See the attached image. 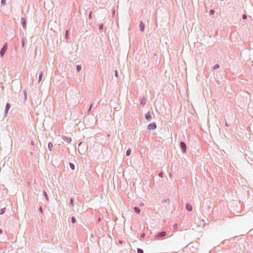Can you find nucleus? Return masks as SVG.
Listing matches in <instances>:
<instances>
[{"mask_svg":"<svg viewBox=\"0 0 253 253\" xmlns=\"http://www.w3.org/2000/svg\"><path fill=\"white\" fill-rule=\"evenodd\" d=\"M202 207L207 214H211L213 211V205L209 200L204 202L202 204Z\"/></svg>","mask_w":253,"mask_h":253,"instance_id":"obj_1","label":"nucleus"},{"mask_svg":"<svg viewBox=\"0 0 253 253\" xmlns=\"http://www.w3.org/2000/svg\"><path fill=\"white\" fill-rule=\"evenodd\" d=\"M7 47H8V44L7 42H5L2 47L1 48V49H0V57H3L4 55L5 54L7 49Z\"/></svg>","mask_w":253,"mask_h":253,"instance_id":"obj_2","label":"nucleus"},{"mask_svg":"<svg viewBox=\"0 0 253 253\" xmlns=\"http://www.w3.org/2000/svg\"><path fill=\"white\" fill-rule=\"evenodd\" d=\"M166 232L165 231H162L160 232H159L157 235H156V239L157 240H161L163 238H164V237L166 236Z\"/></svg>","mask_w":253,"mask_h":253,"instance_id":"obj_3","label":"nucleus"},{"mask_svg":"<svg viewBox=\"0 0 253 253\" xmlns=\"http://www.w3.org/2000/svg\"><path fill=\"white\" fill-rule=\"evenodd\" d=\"M180 148L183 153H185L186 152L187 146L184 142L181 141L180 142Z\"/></svg>","mask_w":253,"mask_h":253,"instance_id":"obj_4","label":"nucleus"},{"mask_svg":"<svg viewBox=\"0 0 253 253\" xmlns=\"http://www.w3.org/2000/svg\"><path fill=\"white\" fill-rule=\"evenodd\" d=\"M157 127V125L156 123L153 122L149 124L147 126V129L148 130H154Z\"/></svg>","mask_w":253,"mask_h":253,"instance_id":"obj_5","label":"nucleus"},{"mask_svg":"<svg viewBox=\"0 0 253 253\" xmlns=\"http://www.w3.org/2000/svg\"><path fill=\"white\" fill-rule=\"evenodd\" d=\"M21 24H22V26L23 29H26L27 22H26V20L25 18L24 17H22L21 19Z\"/></svg>","mask_w":253,"mask_h":253,"instance_id":"obj_6","label":"nucleus"},{"mask_svg":"<svg viewBox=\"0 0 253 253\" xmlns=\"http://www.w3.org/2000/svg\"><path fill=\"white\" fill-rule=\"evenodd\" d=\"M139 28H140V31L141 32H143L145 29V24L142 21H140V22Z\"/></svg>","mask_w":253,"mask_h":253,"instance_id":"obj_7","label":"nucleus"},{"mask_svg":"<svg viewBox=\"0 0 253 253\" xmlns=\"http://www.w3.org/2000/svg\"><path fill=\"white\" fill-rule=\"evenodd\" d=\"M62 139L64 141L66 142L67 143H69L72 141V139L71 137H68L65 136H62Z\"/></svg>","mask_w":253,"mask_h":253,"instance_id":"obj_8","label":"nucleus"},{"mask_svg":"<svg viewBox=\"0 0 253 253\" xmlns=\"http://www.w3.org/2000/svg\"><path fill=\"white\" fill-rule=\"evenodd\" d=\"M145 119L148 121H150L151 120V119H152V116H151V113L150 112H147L145 115Z\"/></svg>","mask_w":253,"mask_h":253,"instance_id":"obj_9","label":"nucleus"},{"mask_svg":"<svg viewBox=\"0 0 253 253\" xmlns=\"http://www.w3.org/2000/svg\"><path fill=\"white\" fill-rule=\"evenodd\" d=\"M11 105L9 103H7L5 107V114H7L9 109L10 108Z\"/></svg>","mask_w":253,"mask_h":253,"instance_id":"obj_10","label":"nucleus"},{"mask_svg":"<svg viewBox=\"0 0 253 253\" xmlns=\"http://www.w3.org/2000/svg\"><path fill=\"white\" fill-rule=\"evenodd\" d=\"M186 209L188 211H192V206L189 204H186Z\"/></svg>","mask_w":253,"mask_h":253,"instance_id":"obj_11","label":"nucleus"},{"mask_svg":"<svg viewBox=\"0 0 253 253\" xmlns=\"http://www.w3.org/2000/svg\"><path fill=\"white\" fill-rule=\"evenodd\" d=\"M133 210L136 213H139L141 211L140 209L138 207H135L133 208Z\"/></svg>","mask_w":253,"mask_h":253,"instance_id":"obj_12","label":"nucleus"},{"mask_svg":"<svg viewBox=\"0 0 253 253\" xmlns=\"http://www.w3.org/2000/svg\"><path fill=\"white\" fill-rule=\"evenodd\" d=\"M43 196H44V198H45L46 200L48 202L49 201V198H48V195L46 193V192L45 191H43Z\"/></svg>","mask_w":253,"mask_h":253,"instance_id":"obj_13","label":"nucleus"},{"mask_svg":"<svg viewBox=\"0 0 253 253\" xmlns=\"http://www.w3.org/2000/svg\"><path fill=\"white\" fill-rule=\"evenodd\" d=\"M53 144L52 142H49L48 143V149L51 151H52V148H53Z\"/></svg>","mask_w":253,"mask_h":253,"instance_id":"obj_14","label":"nucleus"},{"mask_svg":"<svg viewBox=\"0 0 253 253\" xmlns=\"http://www.w3.org/2000/svg\"><path fill=\"white\" fill-rule=\"evenodd\" d=\"M42 75H43V72L41 71L39 74V81L38 82H40L42 80Z\"/></svg>","mask_w":253,"mask_h":253,"instance_id":"obj_15","label":"nucleus"},{"mask_svg":"<svg viewBox=\"0 0 253 253\" xmlns=\"http://www.w3.org/2000/svg\"><path fill=\"white\" fill-rule=\"evenodd\" d=\"M103 27H104V25H103V23L99 24V30L100 33L102 32V31L103 29Z\"/></svg>","mask_w":253,"mask_h":253,"instance_id":"obj_16","label":"nucleus"},{"mask_svg":"<svg viewBox=\"0 0 253 253\" xmlns=\"http://www.w3.org/2000/svg\"><path fill=\"white\" fill-rule=\"evenodd\" d=\"M69 206H70L71 208H72L74 206V200L72 198L70 199Z\"/></svg>","mask_w":253,"mask_h":253,"instance_id":"obj_17","label":"nucleus"},{"mask_svg":"<svg viewBox=\"0 0 253 253\" xmlns=\"http://www.w3.org/2000/svg\"><path fill=\"white\" fill-rule=\"evenodd\" d=\"M6 211V208L4 207L3 208H2L0 211V214H3L5 213Z\"/></svg>","mask_w":253,"mask_h":253,"instance_id":"obj_18","label":"nucleus"},{"mask_svg":"<svg viewBox=\"0 0 253 253\" xmlns=\"http://www.w3.org/2000/svg\"><path fill=\"white\" fill-rule=\"evenodd\" d=\"M81 69H82V66L81 65H77L76 69H77V71L78 72H79L81 70Z\"/></svg>","mask_w":253,"mask_h":253,"instance_id":"obj_19","label":"nucleus"},{"mask_svg":"<svg viewBox=\"0 0 253 253\" xmlns=\"http://www.w3.org/2000/svg\"><path fill=\"white\" fill-rule=\"evenodd\" d=\"M69 166H70V168L72 169V170H74L75 169V165L73 163H69Z\"/></svg>","mask_w":253,"mask_h":253,"instance_id":"obj_20","label":"nucleus"},{"mask_svg":"<svg viewBox=\"0 0 253 253\" xmlns=\"http://www.w3.org/2000/svg\"><path fill=\"white\" fill-rule=\"evenodd\" d=\"M130 153H131V150L130 148H128L126 152V156H129L130 155Z\"/></svg>","mask_w":253,"mask_h":253,"instance_id":"obj_21","label":"nucleus"},{"mask_svg":"<svg viewBox=\"0 0 253 253\" xmlns=\"http://www.w3.org/2000/svg\"><path fill=\"white\" fill-rule=\"evenodd\" d=\"M24 100H26L27 98V91L26 90H24Z\"/></svg>","mask_w":253,"mask_h":253,"instance_id":"obj_22","label":"nucleus"},{"mask_svg":"<svg viewBox=\"0 0 253 253\" xmlns=\"http://www.w3.org/2000/svg\"><path fill=\"white\" fill-rule=\"evenodd\" d=\"M220 66L218 64H216L214 65V66L213 67V70H216L219 68Z\"/></svg>","mask_w":253,"mask_h":253,"instance_id":"obj_23","label":"nucleus"},{"mask_svg":"<svg viewBox=\"0 0 253 253\" xmlns=\"http://www.w3.org/2000/svg\"><path fill=\"white\" fill-rule=\"evenodd\" d=\"M71 222L73 223H75L76 222V219L75 217L72 216L71 217Z\"/></svg>","mask_w":253,"mask_h":253,"instance_id":"obj_24","label":"nucleus"},{"mask_svg":"<svg viewBox=\"0 0 253 253\" xmlns=\"http://www.w3.org/2000/svg\"><path fill=\"white\" fill-rule=\"evenodd\" d=\"M69 31L68 30H66V33H65V38L66 39H68V37H69Z\"/></svg>","mask_w":253,"mask_h":253,"instance_id":"obj_25","label":"nucleus"},{"mask_svg":"<svg viewBox=\"0 0 253 253\" xmlns=\"http://www.w3.org/2000/svg\"><path fill=\"white\" fill-rule=\"evenodd\" d=\"M137 253H143V250L141 249H137Z\"/></svg>","mask_w":253,"mask_h":253,"instance_id":"obj_26","label":"nucleus"},{"mask_svg":"<svg viewBox=\"0 0 253 253\" xmlns=\"http://www.w3.org/2000/svg\"><path fill=\"white\" fill-rule=\"evenodd\" d=\"M6 0H1V4L3 5H5L6 3Z\"/></svg>","mask_w":253,"mask_h":253,"instance_id":"obj_27","label":"nucleus"},{"mask_svg":"<svg viewBox=\"0 0 253 253\" xmlns=\"http://www.w3.org/2000/svg\"><path fill=\"white\" fill-rule=\"evenodd\" d=\"M22 45L23 47H24V46H25V40H24V39H22Z\"/></svg>","mask_w":253,"mask_h":253,"instance_id":"obj_28","label":"nucleus"},{"mask_svg":"<svg viewBox=\"0 0 253 253\" xmlns=\"http://www.w3.org/2000/svg\"><path fill=\"white\" fill-rule=\"evenodd\" d=\"M247 15L246 14H243V16H242V18L244 19V20H246L247 19Z\"/></svg>","mask_w":253,"mask_h":253,"instance_id":"obj_29","label":"nucleus"},{"mask_svg":"<svg viewBox=\"0 0 253 253\" xmlns=\"http://www.w3.org/2000/svg\"><path fill=\"white\" fill-rule=\"evenodd\" d=\"M164 172H161L159 173V176L162 177L163 176Z\"/></svg>","mask_w":253,"mask_h":253,"instance_id":"obj_30","label":"nucleus"},{"mask_svg":"<svg viewBox=\"0 0 253 253\" xmlns=\"http://www.w3.org/2000/svg\"><path fill=\"white\" fill-rule=\"evenodd\" d=\"M92 12L91 11V12H90V13L89 14L88 17L89 19H91V18H92Z\"/></svg>","mask_w":253,"mask_h":253,"instance_id":"obj_31","label":"nucleus"},{"mask_svg":"<svg viewBox=\"0 0 253 253\" xmlns=\"http://www.w3.org/2000/svg\"><path fill=\"white\" fill-rule=\"evenodd\" d=\"M39 211H40L41 213H43V210H42V207H40V208H39Z\"/></svg>","mask_w":253,"mask_h":253,"instance_id":"obj_32","label":"nucleus"},{"mask_svg":"<svg viewBox=\"0 0 253 253\" xmlns=\"http://www.w3.org/2000/svg\"><path fill=\"white\" fill-rule=\"evenodd\" d=\"M92 105H93V104H92H92H91L90 106V107L89 108V109H88V112H89V111H90V110H91V108H92Z\"/></svg>","mask_w":253,"mask_h":253,"instance_id":"obj_33","label":"nucleus"},{"mask_svg":"<svg viewBox=\"0 0 253 253\" xmlns=\"http://www.w3.org/2000/svg\"><path fill=\"white\" fill-rule=\"evenodd\" d=\"M227 240H223V241L221 242V243H222L223 244H226V242H227Z\"/></svg>","mask_w":253,"mask_h":253,"instance_id":"obj_34","label":"nucleus"},{"mask_svg":"<svg viewBox=\"0 0 253 253\" xmlns=\"http://www.w3.org/2000/svg\"><path fill=\"white\" fill-rule=\"evenodd\" d=\"M214 10H212V9H211L210 11V14H213L214 13Z\"/></svg>","mask_w":253,"mask_h":253,"instance_id":"obj_35","label":"nucleus"},{"mask_svg":"<svg viewBox=\"0 0 253 253\" xmlns=\"http://www.w3.org/2000/svg\"><path fill=\"white\" fill-rule=\"evenodd\" d=\"M115 76H117V71L116 70L115 71Z\"/></svg>","mask_w":253,"mask_h":253,"instance_id":"obj_36","label":"nucleus"},{"mask_svg":"<svg viewBox=\"0 0 253 253\" xmlns=\"http://www.w3.org/2000/svg\"><path fill=\"white\" fill-rule=\"evenodd\" d=\"M2 233V230L0 229V234Z\"/></svg>","mask_w":253,"mask_h":253,"instance_id":"obj_37","label":"nucleus"},{"mask_svg":"<svg viewBox=\"0 0 253 253\" xmlns=\"http://www.w3.org/2000/svg\"><path fill=\"white\" fill-rule=\"evenodd\" d=\"M225 125L226 126H228L229 125L227 124V122L225 123Z\"/></svg>","mask_w":253,"mask_h":253,"instance_id":"obj_38","label":"nucleus"},{"mask_svg":"<svg viewBox=\"0 0 253 253\" xmlns=\"http://www.w3.org/2000/svg\"><path fill=\"white\" fill-rule=\"evenodd\" d=\"M82 143V142H81L79 144V145H80Z\"/></svg>","mask_w":253,"mask_h":253,"instance_id":"obj_39","label":"nucleus"}]
</instances>
